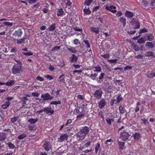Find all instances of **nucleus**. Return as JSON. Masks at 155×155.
<instances>
[{
	"label": "nucleus",
	"instance_id": "1",
	"mask_svg": "<svg viewBox=\"0 0 155 155\" xmlns=\"http://www.w3.org/2000/svg\"><path fill=\"white\" fill-rule=\"evenodd\" d=\"M22 64H15L12 69V73L14 74H20L22 70Z\"/></svg>",
	"mask_w": 155,
	"mask_h": 155
},
{
	"label": "nucleus",
	"instance_id": "2",
	"mask_svg": "<svg viewBox=\"0 0 155 155\" xmlns=\"http://www.w3.org/2000/svg\"><path fill=\"white\" fill-rule=\"evenodd\" d=\"M130 137V135L126 131V130H124L123 131L120 133L119 139L123 141H125L128 140Z\"/></svg>",
	"mask_w": 155,
	"mask_h": 155
},
{
	"label": "nucleus",
	"instance_id": "3",
	"mask_svg": "<svg viewBox=\"0 0 155 155\" xmlns=\"http://www.w3.org/2000/svg\"><path fill=\"white\" fill-rule=\"evenodd\" d=\"M103 94L102 91L101 89H98L94 91L93 94L96 99H99L101 98Z\"/></svg>",
	"mask_w": 155,
	"mask_h": 155
},
{
	"label": "nucleus",
	"instance_id": "4",
	"mask_svg": "<svg viewBox=\"0 0 155 155\" xmlns=\"http://www.w3.org/2000/svg\"><path fill=\"white\" fill-rule=\"evenodd\" d=\"M43 147L46 151H48L51 148V145L50 142L44 141L43 142Z\"/></svg>",
	"mask_w": 155,
	"mask_h": 155
},
{
	"label": "nucleus",
	"instance_id": "5",
	"mask_svg": "<svg viewBox=\"0 0 155 155\" xmlns=\"http://www.w3.org/2000/svg\"><path fill=\"white\" fill-rule=\"evenodd\" d=\"M41 97L42 98L43 101H46L51 100L54 98L53 96H51L48 93L42 94Z\"/></svg>",
	"mask_w": 155,
	"mask_h": 155
},
{
	"label": "nucleus",
	"instance_id": "6",
	"mask_svg": "<svg viewBox=\"0 0 155 155\" xmlns=\"http://www.w3.org/2000/svg\"><path fill=\"white\" fill-rule=\"evenodd\" d=\"M44 112H45L47 114L49 115H52L54 112V111L52 109L50 106L44 107Z\"/></svg>",
	"mask_w": 155,
	"mask_h": 155
},
{
	"label": "nucleus",
	"instance_id": "7",
	"mask_svg": "<svg viewBox=\"0 0 155 155\" xmlns=\"http://www.w3.org/2000/svg\"><path fill=\"white\" fill-rule=\"evenodd\" d=\"M98 107L100 109H102L107 104L106 100L105 99H101L98 103Z\"/></svg>",
	"mask_w": 155,
	"mask_h": 155
},
{
	"label": "nucleus",
	"instance_id": "8",
	"mask_svg": "<svg viewBox=\"0 0 155 155\" xmlns=\"http://www.w3.org/2000/svg\"><path fill=\"white\" fill-rule=\"evenodd\" d=\"M105 8L106 10H109L111 12L113 13L116 12V11L115 10L116 7L113 5H111L110 6H107Z\"/></svg>",
	"mask_w": 155,
	"mask_h": 155
},
{
	"label": "nucleus",
	"instance_id": "9",
	"mask_svg": "<svg viewBox=\"0 0 155 155\" xmlns=\"http://www.w3.org/2000/svg\"><path fill=\"white\" fill-rule=\"evenodd\" d=\"M89 131L90 128L87 126H85L82 128V129H81L80 131L82 132V134L86 135L88 133Z\"/></svg>",
	"mask_w": 155,
	"mask_h": 155
},
{
	"label": "nucleus",
	"instance_id": "10",
	"mask_svg": "<svg viewBox=\"0 0 155 155\" xmlns=\"http://www.w3.org/2000/svg\"><path fill=\"white\" fill-rule=\"evenodd\" d=\"M76 136L77 138H78V140H82L84 139L86 137L84 134H82V132L80 131L78 133L76 134Z\"/></svg>",
	"mask_w": 155,
	"mask_h": 155
},
{
	"label": "nucleus",
	"instance_id": "11",
	"mask_svg": "<svg viewBox=\"0 0 155 155\" xmlns=\"http://www.w3.org/2000/svg\"><path fill=\"white\" fill-rule=\"evenodd\" d=\"M133 137H134V139L136 141H138L141 137V134L137 132L133 134Z\"/></svg>",
	"mask_w": 155,
	"mask_h": 155
},
{
	"label": "nucleus",
	"instance_id": "12",
	"mask_svg": "<svg viewBox=\"0 0 155 155\" xmlns=\"http://www.w3.org/2000/svg\"><path fill=\"white\" fill-rule=\"evenodd\" d=\"M64 153V150L63 147H60L58 149V150L55 153V155H62Z\"/></svg>",
	"mask_w": 155,
	"mask_h": 155
},
{
	"label": "nucleus",
	"instance_id": "13",
	"mask_svg": "<svg viewBox=\"0 0 155 155\" xmlns=\"http://www.w3.org/2000/svg\"><path fill=\"white\" fill-rule=\"evenodd\" d=\"M23 34V32L20 29H19L18 31H15V32L13 33V36L21 37Z\"/></svg>",
	"mask_w": 155,
	"mask_h": 155
},
{
	"label": "nucleus",
	"instance_id": "14",
	"mask_svg": "<svg viewBox=\"0 0 155 155\" xmlns=\"http://www.w3.org/2000/svg\"><path fill=\"white\" fill-rule=\"evenodd\" d=\"M84 108L83 107H78L77 108L75 109L74 110V112H76V114H78L79 113H83Z\"/></svg>",
	"mask_w": 155,
	"mask_h": 155
},
{
	"label": "nucleus",
	"instance_id": "15",
	"mask_svg": "<svg viewBox=\"0 0 155 155\" xmlns=\"http://www.w3.org/2000/svg\"><path fill=\"white\" fill-rule=\"evenodd\" d=\"M69 59L71 62H75L76 63L78 59V58L74 54H72L71 56L69 58Z\"/></svg>",
	"mask_w": 155,
	"mask_h": 155
},
{
	"label": "nucleus",
	"instance_id": "16",
	"mask_svg": "<svg viewBox=\"0 0 155 155\" xmlns=\"http://www.w3.org/2000/svg\"><path fill=\"white\" fill-rule=\"evenodd\" d=\"M26 38L25 37H23V38L20 39H17V43L18 44H21L24 43H25V42H27L28 41L27 40L26 41Z\"/></svg>",
	"mask_w": 155,
	"mask_h": 155
},
{
	"label": "nucleus",
	"instance_id": "17",
	"mask_svg": "<svg viewBox=\"0 0 155 155\" xmlns=\"http://www.w3.org/2000/svg\"><path fill=\"white\" fill-rule=\"evenodd\" d=\"M131 47L133 49L136 51H137L139 50V48L138 46L134 42L132 43L131 45Z\"/></svg>",
	"mask_w": 155,
	"mask_h": 155
},
{
	"label": "nucleus",
	"instance_id": "18",
	"mask_svg": "<svg viewBox=\"0 0 155 155\" xmlns=\"http://www.w3.org/2000/svg\"><path fill=\"white\" fill-rule=\"evenodd\" d=\"M6 138V136L5 133L3 132L0 133V141L5 140Z\"/></svg>",
	"mask_w": 155,
	"mask_h": 155
},
{
	"label": "nucleus",
	"instance_id": "19",
	"mask_svg": "<svg viewBox=\"0 0 155 155\" xmlns=\"http://www.w3.org/2000/svg\"><path fill=\"white\" fill-rule=\"evenodd\" d=\"M29 101L26 97H25L21 98V101L22 103L23 106H25L26 105L27 102Z\"/></svg>",
	"mask_w": 155,
	"mask_h": 155
},
{
	"label": "nucleus",
	"instance_id": "20",
	"mask_svg": "<svg viewBox=\"0 0 155 155\" xmlns=\"http://www.w3.org/2000/svg\"><path fill=\"white\" fill-rule=\"evenodd\" d=\"M125 16L128 18H131L134 16V13L130 11H126L125 12Z\"/></svg>",
	"mask_w": 155,
	"mask_h": 155
},
{
	"label": "nucleus",
	"instance_id": "21",
	"mask_svg": "<svg viewBox=\"0 0 155 155\" xmlns=\"http://www.w3.org/2000/svg\"><path fill=\"white\" fill-rule=\"evenodd\" d=\"M68 137V136L66 134H62L60 137V141H63L67 140Z\"/></svg>",
	"mask_w": 155,
	"mask_h": 155
},
{
	"label": "nucleus",
	"instance_id": "22",
	"mask_svg": "<svg viewBox=\"0 0 155 155\" xmlns=\"http://www.w3.org/2000/svg\"><path fill=\"white\" fill-rule=\"evenodd\" d=\"M78 115L76 117L77 120H80L81 119L84 118V117L85 116V114L84 113H79Z\"/></svg>",
	"mask_w": 155,
	"mask_h": 155
},
{
	"label": "nucleus",
	"instance_id": "23",
	"mask_svg": "<svg viewBox=\"0 0 155 155\" xmlns=\"http://www.w3.org/2000/svg\"><path fill=\"white\" fill-rule=\"evenodd\" d=\"M56 24L55 23H54L51 25L49 28H48L49 31H53L56 29Z\"/></svg>",
	"mask_w": 155,
	"mask_h": 155
},
{
	"label": "nucleus",
	"instance_id": "24",
	"mask_svg": "<svg viewBox=\"0 0 155 155\" xmlns=\"http://www.w3.org/2000/svg\"><path fill=\"white\" fill-rule=\"evenodd\" d=\"M118 143L119 149L121 150H123L124 147L125 143L119 141Z\"/></svg>",
	"mask_w": 155,
	"mask_h": 155
},
{
	"label": "nucleus",
	"instance_id": "25",
	"mask_svg": "<svg viewBox=\"0 0 155 155\" xmlns=\"http://www.w3.org/2000/svg\"><path fill=\"white\" fill-rule=\"evenodd\" d=\"M57 15L58 16H61L63 15L64 13V11L62 8H60L58 9L57 11Z\"/></svg>",
	"mask_w": 155,
	"mask_h": 155
},
{
	"label": "nucleus",
	"instance_id": "26",
	"mask_svg": "<svg viewBox=\"0 0 155 155\" xmlns=\"http://www.w3.org/2000/svg\"><path fill=\"white\" fill-rule=\"evenodd\" d=\"M10 103L9 101H6L5 103L2 105V108L3 109L7 108L10 105Z\"/></svg>",
	"mask_w": 155,
	"mask_h": 155
},
{
	"label": "nucleus",
	"instance_id": "27",
	"mask_svg": "<svg viewBox=\"0 0 155 155\" xmlns=\"http://www.w3.org/2000/svg\"><path fill=\"white\" fill-rule=\"evenodd\" d=\"M90 29L92 31L96 34H98L99 32V28L98 27H91Z\"/></svg>",
	"mask_w": 155,
	"mask_h": 155
},
{
	"label": "nucleus",
	"instance_id": "28",
	"mask_svg": "<svg viewBox=\"0 0 155 155\" xmlns=\"http://www.w3.org/2000/svg\"><path fill=\"white\" fill-rule=\"evenodd\" d=\"M15 83V81L14 80H10L8 81L5 84L7 86H11L13 85Z\"/></svg>",
	"mask_w": 155,
	"mask_h": 155
},
{
	"label": "nucleus",
	"instance_id": "29",
	"mask_svg": "<svg viewBox=\"0 0 155 155\" xmlns=\"http://www.w3.org/2000/svg\"><path fill=\"white\" fill-rule=\"evenodd\" d=\"M119 110L120 114H123L124 113H126L127 114V111L125 108L122 107V106H120L119 107Z\"/></svg>",
	"mask_w": 155,
	"mask_h": 155
},
{
	"label": "nucleus",
	"instance_id": "30",
	"mask_svg": "<svg viewBox=\"0 0 155 155\" xmlns=\"http://www.w3.org/2000/svg\"><path fill=\"white\" fill-rule=\"evenodd\" d=\"M67 48L68 50L70 51L72 53H75L77 52V51L76 50L75 48L74 47H71L70 48H68V47H67Z\"/></svg>",
	"mask_w": 155,
	"mask_h": 155
},
{
	"label": "nucleus",
	"instance_id": "31",
	"mask_svg": "<svg viewBox=\"0 0 155 155\" xmlns=\"http://www.w3.org/2000/svg\"><path fill=\"white\" fill-rule=\"evenodd\" d=\"M38 121V119H29L28 120V122L31 124H33L36 123Z\"/></svg>",
	"mask_w": 155,
	"mask_h": 155
},
{
	"label": "nucleus",
	"instance_id": "32",
	"mask_svg": "<svg viewBox=\"0 0 155 155\" xmlns=\"http://www.w3.org/2000/svg\"><path fill=\"white\" fill-rule=\"evenodd\" d=\"M93 68H94L95 69L94 70V71L95 72H100L101 71V68L99 65H97V66H94Z\"/></svg>",
	"mask_w": 155,
	"mask_h": 155
},
{
	"label": "nucleus",
	"instance_id": "33",
	"mask_svg": "<svg viewBox=\"0 0 155 155\" xmlns=\"http://www.w3.org/2000/svg\"><path fill=\"white\" fill-rule=\"evenodd\" d=\"M146 46H147L150 48L152 49L154 47L153 44L150 42H147L146 43Z\"/></svg>",
	"mask_w": 155,
	"mask_h": 155
},
{
	"label": "nucleus",
	"instance_id": "34",
	"mask_svg": "<svg viewBox=\"0 0 155 155\" xmlns=\"http://www.w3.org/2000/svg\"><path fill=\"white\" fill-rule=\"evenodd\" d=\"M120 21L123 24L124 27L126 24V18L124 17H121L120 19Z\"/></svg>",
	"mask_w": 155,
	"mask_h": 155
},
{
	"label": "nucleus",
	"instance_id": "35",
	"mask_svg": "<svg viewBox=\"0 0 155 155\" xmlns=\"http://www.w3.org/2000/svg\"><path fill=\"white\" fill-rule=\"evenodd\" d=\"M7 145L10 149H13L15 148V145L11 142H9L7 143Z\"/></svg>",
	"mask_w": 155,
	"mask_h": 155
},
{
	"label": "nucleus",
	"instance_id": "36",
	"mask_svg": "<svg viewBox=\"0 0 155 155\" xmlns=\"http://www.w3.org/2000/svg\"><path fill=\"white\" fill-rule=\"evenodd\" d=\"M83 12L85 14L87 15L91 14V11L90 10L89 8H86L85 7L84 9Z\"/></svg>",
	"mask_w": 155,
	"mask_h": 155
},
{
	"label": "nucleus",
	"instance_id": "37",
	"mask_svg": "<svg viewBox=\"0 0 155 155\" xmlns=\"http://www.w3.org/2000/svg\"><path fill=\"white\" fill-rule=\"evenodd\" d=\"M29 129L31 130H34L36 129V127L35 124H31L28 126Z\"/></svg>",
	"mask_w": 155,
	"mask_h": 155
},
{
	"label": "nucleus",
	"instance_id": "38",
	"mask_svg": "<svg viewBox=\"0 0 155 155\" xmlns=\"http://www.w3.org/2000/svg\"><path fill=\"white\" fill-rule=\"evenodd\" d=\"M26 137V135L25 134H22L18 136V138L20 140H21Z\"/></svg>",
	"mask_w": 155,
	"mask_h": 155
},
{
	"label": "nucleus",
	"instance_id": "39",
	"mask_svg": "<svg viewBox=\"0 0 155 155\" xmlns=\"http://www.w3.org/2000/svg\"><path fill=\"white\" fill-rule=\"evenodd\" d=\"M97 146L95 147V153L97 154L98 151L100 150V144L99 143H98L97 144Z\"/></svg>",
	"mask_w": 155,
	"mask_h": 155
},
{
	"label": "nucleus",
	"instance_id": "40",
	"mask_svg": "<svg viewBox=\"0 0 155 155\" xmlns=\"http://www.w3.org/2000/svg\"><path fill=\"white\" fill-rule=\"evenodd\" d=\"M145 42V41L144 40L143 38L141 37L138 40L137 42L140 44H142L144 43Z\"/></svg>",
	"mask_w": 155,
	"mask_h": 155
},
{
	"label": "nucleus",
	"instance_id": "41",
	"mask_svg": "<svg viewBox=\"0 0 155 155\" xmlns=\"http://www.w3.org/2000/svg\"><path fill=\"white\" fill-rule=\"evenodd\" d=\"M64 77V74H62V75L60 76L59 77V79H60V82H62L64 83H65V80Z\"/></svg>",
	"mask_w": 155,
	"mask_h": 155
},
{
	"label": "nucleus",
	"instance_id": "42",
	"mask_svg": "<svg viewBox=\"0 0 155 155\" xmlns=\"http://www.w3.org/2000/svg\"><path fill=\"white\" fill-rule=\"evenodd\" d=\"M147 55H146L148 57L152 56L153 58L155 57V55L152 51H149L147 52Z\"/></svg>",
	"mask_w": 155,
	"mask_h": 155
},
{
	"label": "nucleus",
	"instance_id": "43",
	"mask_svg": "<svg viewBox=\"0 0 155 155\" xmlns=\"http://www.w3.org/2000/svg\"><path fill=\"white\" fill-rule=\"evenodd\" d=\"M61 101H53L51 102L50 104L57 105L58 104H61Z\"/></svg>",
	"mask_w": 155,
	"mask_h": 155
},
{
	"label": "nucleus",
	"instance_id": "44",
	"mask_svg": "<svg viewBox=\"0 0 155 155\" xmlns=\"http://www.w3.org/2000/svg\"><path fill=\"white\" fill-rule=\"evenodd\" d=\"M92 0H86L84 3V5H86L89 6L92 3Z\"/></svg>",
	"mask_w": 155,
	"mask_h": 155
},
{
	"label": "nucleus",
	"instance_id": "45",
	"mask_svg": "<svg viewBox=\"0 0 155 155\" xmlns=\"http://www.w3.org/2000/svg\"><path fill=\"white\" fill-rule=\"evenodd\" d=\"M18 117H14L11 118V121L12 123H14L18 119Z\"/></svg>",
	"mask_w": 155,
	"mask_h": 155
},
{
	"label": "nucleus",
	"instance_id": "46",
	"mask_svg": "<svg viewBox=\"0 0 155 155\" xmlns=\"http://www.w3.org/2000/svg\"><path fill=\"white\" fill-rule=\"evenodd\" d=\"M22 54L26 56H30L33 55V53L31 52V51H30L27 52H22Z\"/></svg>",
	"mask_w": 155,
	"mask_h": 155
},
{
	"label": "nucleus",
	"instance_id": "47",
	"mask_svg": "<svg viewBox=\"0 0 155 155\" xmlns=\"http://www.w3.org/2000/svg\"><path fill=\"white\" fill-rule=\"evenodd\" d=\"M137 21V20L135 18H133L131 19L130 22L132 25H135Z\"/></svg>",
	"mask_w": 155,
	"mask_h": 155
},
{
	"label": "nucleus",
	"instance_id": "48",
	"mask_svg": "<svg viewBox=\"0 0 155 155\" xmlns=\"http://www.w3.org/2000/svg\"><path fill=\"white\" fill-rule=\"evenodd\" d=\"M83 42H84L85 45L87 48H89L90 47L89 41L88 40H84Z\"/></svg>",
	"mask_w": 155,
	"mask_h": 155
},
{
	"label": "nucleus",
	"instance_id": "49",
	"mask_svg": "<svg viewBox=\"0 0 155 155\" xmlns=\"http://www.w3.org/2000/svg\"><path fill=\"white\" fill-rule=\"evenodd\" d=\"M153 39V36L152 34H149V35H148V38L147 39L149 41H152Z\"/></svg>",
	"mask_w": 155,
	"mask_h": 155
},
{
	"label": "nucleus",
	"instance_id": "50",
	"mask_svg": "<svg viewBox=\"0 0 155 155\" xmlns=\"http://www.w3.org/2000/svg\"><path fill=\"white\" fill-rule=\"evenodd\" d=\"M106 120L108 124L109 125H111V122L113 121L114 120V119H110L109 118H107L106 119Z\"/></svg>",
	"mask_w": 155,
	"mask_h": 155
},
{
	"label": "nucleus",
	"instance_id": "51",
	"mask_svg": "<svg viewBox=\"0 0 155 155\" xmlns=\"http://www.w3.org/2000/svg\"><path fill=\"white\" fill-rule=\"evenodd\" d=\"M98 117L100 118H101L103 120L104 119V117L103 116V113L101 111H100L98 112Z\"/></svg>",
	"mask_w": 155,
	"mask_h": 155
},
{
	"label": "nucleus",
	"instance_id": "52",
	"mask_svg": "<svg viewBox=\"0 0 155 155\" xmlns=\"http://www.w3.org/2000/svg\"><path fill=\"white\" fill-rule=\"evenodd\" d=\"M73 42L74 44L76 45H77L78 44L80 43V41H79L78 39H75L73 40Z\"/></svg>",
	"mask_w": 155,
	"mask_h": 155
},
{
	"label": "nucleus",
	"instance_id": "53",
	"mask_svg": "<svg viewBox=\"0 0 155 155\" xmlns=\"http://www.w3.org/2000/svg\"><path fill=\"white\" fill-rule=\"evenodd\" d=\"M97 76V74L96 73H95L94 74H92L90 76V78H91L92 80H94L95 78H96V77Z\"/></svg>",
	"mask_w": 155,
	"mask_h": 155
},
{
	"label": "nucleus",
	"instance_id": "54",
	"mask_svg": "<svg viewBox=\"0 0 155 155\" xmlns=\"http://www.w3.org/2000/svg\"><path fill=\"white\" fill-rule=\"evenodd\" d=\"M133 67L130 66H127L124 68V70L125 71L129 70L132 69Z\"/></svg>",
	"mask_w": 155,
	"mask_h": 155
},
{
	"label": "nucleus",
	"instance_id": "55",
	"mask_svg": "<svg viewBox=\"0 0 155 155\" xmlns=\"http://www.w3.org/2000/svg\"><path fill=\"white\" fill-rule=\"evenodd\" d=\"M60 46H56L54 47L51 50V51H54L59 50L60 49Z\"/></svg>",
	"mask_w": 155,
	"mask_h": 155
},
{
	"label": "nucleus",
	"instance_id": "56",
	"mask_svg": "<svg viewBox=\"0 0 155 155\" xmlns=\"http://www.w3.org/2000/svg\"><path fill=\"white\" fill-rule=\"evenodd\" d=\"M3 24L6 25H7L9 27H11L13 25L12 23L6 21L3 22Z\"/></svg>",
	"mask_w": 155,
	"mask_h": 155
},
{
	"label": "nucleus",
	"instance_id": "57",
	"mask_svg": "<svg viewBox=\"0 0 155 155\" xmlns=\"http://www.w3.org/2000/svg\"><path fill=\"white\" fill-rule=\"evenodd\" d=\"M148 32V31L145 28H143V29L140 30L139 31V34H140L143 33L144 32Z\"/></svg>",
	"mask_w": 155,
	"mask_h": 155
},
{
	"label": "nucleus",
	"instance_id": "58",
	"mask_svg": "<svg viewBox=\"0 0 155 155\" xmlns=\"http://www.w3.org/2000/svg\"><path fill=\"white\" fill-rule=\"evenodd\" d=\"M117 59H111V60H108V61L110 63H114V64H116L117 63Z\"/></svg>",
	"mask_w": 155,
	"mask_h": 155
},
{
	"label": "nucleus",
	"instance_id": "59",
	"mask_svg": "<svg viewBox=\"0 0 155 155\" xmlns=\"http://www.w3.org/2000/svg\"><path fill=\"white\" fill-rule=\"evenodd\" d=\"M31 95L34 97H38L39 96V94L38 93L36 92L32 93Z\"/></svg>",
	"mask_w": 155,
	"mask_h": 155
},
{
	"label": "nucleus",
	"instance_id": "60",
	"mask_svg": "<svg viewBox=\"0 0 155 155\" xmlns=\"http://www.w3.org/2000/svg\"><path fill=\"white\" fill-rule=\"evenodd\" d=\"M135 26L134 28V29L139 28H140V24L138 21L134 25Z\"/></svg>",
	"mask_w": 155,
	"mask_h": 155
},
{
	"label": "nucleus",
	"instance_id": "61",
	"mask_svg": "<svg viewBox=\"0 0 155 155\" xmlns=\"http://www.w3.org/2000/svg\"><path fill=\"white\" fill-rule=\"evenodd\" d=\"M54 67L51 65V64H50L48 69L50 71H52L54 70Z\"/></svg>",
	"mask_w": 155,
	"mask_h": 155
},
{
	"label": "nucleus",
	"instance_id": "62",
	"mask_svg": "<svg viewBox=\"0 0 155 155\" xmlns=\"http://www.w3.org/2000/svg\"><path fill=\"white\" fill-rule=\"evenodd\" d=\"M120 95L118 96L117 98V103H119L122 100V98L120 97Z\"/></svg>",
	"mask_w": 155,
	"mask_h": 155
},
{
	"label": "nucleus",
	"instance_id": "63",
	"mask_svg": "<svg viewBox=\"0 0 155 155\" xmlns=\"http://www.w3.org/2000/svg\"><path fill=\"white\" fill-rule=\"evenodd\" d=\"M105 74L103 73H101L100 74V76L98 78L100 80H102L104 77Z\"/></svg>",
	"mask_w": 155,
	"mask_h": 155
},
{
	"label": "nucleus",
	"instance_id": "64",
	"mask_svg": "<svg viewBox=\"0 0 155 155\" xmlns=\"http://www.w3.org/2000/svg\"><path fill=\"white\" fill-rule=\"evenodd\" d=\"M91 142L89 141L87 142V143H86L84 144V146L88 148L91 145Z\"/></svg>",
	"mask_w": 155,
	"mask_h": 155
}]
</instances>
